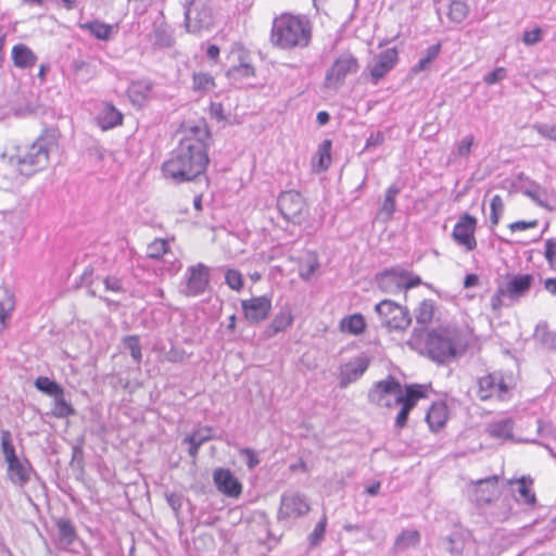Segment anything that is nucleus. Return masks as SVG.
Returning a JSON list of instances; mask_svg holds the SVG:
<instances>
[{"label":"nucleus","instance_id":"603ef678","mask_svg":"<svg viewBox=\"0 0 556 556\" xmlns=\"http://www.w3.org/2000/svg\"><path fill=\"white\" fill-rule=\"evenodd\" d=\"M225 281L227 286L235 291H239L243 287V277L241 273L236 269H228L226 271Z\"/></svg>","mask_w":556,"mask_h":556},{"label":"nucleus","instance_id":"473e14b6","mask_svg":"<svg viewBox=\"0 0 556 556\" xmlns=\"http://www.w3.org/2000/svg\"><path fill=\"white\" fill-rule=\"evenodd\" d=\"M100 124L103 129L113 128L123 122L122 113L111 104H106L100 116Z\"/></svg>","mask_w":556,"mask_h":556},{"label":"nucleus","instance_id":"423d86ee","mask_svg":"<svg viewBox=\"0 0 556 556\" xmlns=\"http://www.w3.org/2000/svg\"><path fill=\"white\" fill-rule=\"evenodd\" d=\"M51 146L46 138H39L25 151L12 156L11 163L17 166L20 174L31 176L48 165Z\"/></svg>","mask_w":556,"mask_h":556},{"label":"nucleus","instance_id":"bb28decb","mask_svg":"<svg viewBox=\"0 0 556 556\" xmlns=\"http://www.w3.org/2000/svg\"><path fill=\"white\" fill-rule=\"evenodd\" d=\"M331 147L332 142L329 139L324 140L313 159V167L317 172L327 170L331 164Z\"/></svg>","mask_w":556,"mask_h":556},{"label":"nucleus","instance_id":"338daca9","mask_svg":"<svg viewBox=\"0 0 556 556\" xmlns=\"http://www.w3.org/2000/svg\"><path fill=\"white\" fill-rule=\"evenodd\" d=\"M536 226H538V220H530V222L519 220V222L511 223L509 225V228L511 231H522V230H526L529 228H534Z\"/></svg>","mask_w":556,"mask_h":556},{"label":"nucleus","instance_id":"3c124183","mask_svg":"<svg viewBox=\"0 0 556 556\" xmlns=\"http://www.w3.org/2000/svg\"><path fill=\"white\" fill-rule=\"evenodd\" d=\"M154 43L160 47H170L173 37L165 26H157L154 29Z\"/></svg>","mask_w":556,"mask_h":556},{"label":"nucleus","instance_id":"c756f323","mask_svg":"<svg viewBox=\"0 0 556 556\" xmlns=\"http://www.w3.org/2000/svg\"><path fill=\"white\" fill-rule=\"evenodd\" d=\"M523 194L530 198L539 206L552 211L548 204V192L545 188L541 187L536 182H530L523 190Z\"/></svg>","mask_w":556,"mask_h":556},{"label":"nucleus","instance_id":"6ab92c4d","mask_svg":"<svg viewBox=\"0 0 556 556\" xmlns=\"http://www.w3.org/2000/svg\"><path fill=\"white\" fill-rule=\"evenodd\" d=\"M397 62V51L394 48L387 49L380 52L369 65V73L372 84L386 76Z\"/></svg>","mask_w":556,"mask_h":556},{"label":"nucleus","instance_id":"a19ab883","mask_svg":"<svg viewBox=\"0 0 556 556\" xmlns=\"http://www.w3.org/2000/svg\"><path fill=\"white\" fill-rule=\"evenodd\" d=\"M75 414V409L64 399V393L55 395L53 400L52 415L58 418H66Z\"/></svg>","mask_w":556,"mask_h":556},{"label":"nucleus","instance_id":"58836bf2","mask_svg":"<svg viewBox=\"0 0 556 556\" xmlns=\"http://www.w3.org/2000/svg\"><path fill=\"white\" fill-rule=\"evenodd\" d=\"M534 337L547 349H556V332L549 330L546 324L536 326Z\"/></svg>","mask_w":556,"mask_h":556},{"label":"nucleus","instance_id":"a18cd8bd","mask_svg":"<svg viewBox=\"0 0 556 556\" xmlns=\"http://www.w3.org/2000/svg\"><path fill=\"white\" fill-rule=\"evenodd\" d=\"M327 527V516L323 515L321 519L315 526L312 533L308 535V542L312 547H315L320 544L324 540Z\"/></svg>","mask_w":556,"mask_h":556},{"label":"nucleus","instance_id":"4be33fe9","mask_svg":"<svg viewBox=\"0 0 556 556\" xmlns=\"http://www.w3.org/2000/svg\"><path fill=\"white\" fill-rule=\"evenodd\" d=\"M497 476H492L472 483L471 498L478 504L491 502L497 494Z\"/></svg>","mask_w":556,"mask_h":556},{"label":"nucleus","instance_id":"f3484780","mask_svg":"<svg viewBox=\"0 0 556 556\" xmlns=\"http://www.w3.org/2000/svg\"><path fill=\"white\" fill-rule=\"evenodd\" d=\"M427 387L421 384L406 386L405 396L402 399L399 405L401 409L395 418V426L397 428H404L406 426L409 412L416 406L419 399L426 396Z\"/></svg>","mask_w":556,"mask_h":556},{"label":"nucleus","instance_id":"4468645a","mask_svg":"<svg viewBox=\"0 0 556 556\" xmlns=\"http://www.w3.org/2000/svg\"><path fill=\"white\" fill-rule=\"evenodd\" d=\"M370 358L362 353L339 366V386L344 389L357 381L368 369Z\"/></svg>","mask_w":556,"mask_h":556},{"label":"nucleus","instance_id":"5701e85b","mask_svg":"<svg viewBox=\"0 0 556 556\" xmlns=\"http://www.w3.org/2000/svg\"><path fill=\"white\" fill-rule=\"evenodd\" d=\"M128 97L131 103L141 108L150 98L152 92V83L150 80L132 81L128 87Z\"/></svg>","mask_w":556,"mask_h":556},{"label":"nucleus","instance_id":"ddd939ff","mask_svg":"<svg viewBox=\"0 0 556 556\" xmlns=\"http://www.w3.org/2000/svg\"><path fill=\"white\" fill-rule=\"evenodd\" d=\"M309 509V503L304 494L295 491H287L281 494L278 519H298L305 516Z\"/></svg>","mask_w":556,"mask_h":556},{"label":"nucleus","instance_id":"c85d7f7f","mask_svg":"<svg viewBox=\"0 0 556 556\" xmlns=\"http://www.w3.org/2000/svg\"><path fill=\"white\" fill-rule=\"evenodd\" d=\"M437 306L435 302L431 299L421 301L414 309V315L417 324L426 326L430 324L434 317Z\"/></svg>","mask_w":556,"mask_h":556},{"label":"nucleus","instance_id":"e2e57ef3","mask_svg":"<svg viewBox=\"0 0 556 556\" xmlns=\"http://www.w3.org/2000/svg\"><path fill=\"white\" fill-rule=\"evenodd\" d=\"M522 40L527 46H533L542 40V29L540 27H535L530 31H525Z\"/></svg>","mask_w":556,"mask_h":556},{"label":"nucleus","instance_id":"1a4fd4ad","mask_svg":"<svg viewBox=\"0 0 556 556\" xmlns=\"http://www.w3.org/2000/svg\"><path fill=\"white\" fill-rule=\"evenodd\" d=\"M404 396L401 383L392 377L375 383L368 393L370 403L388 408L399 405Z\"/></svg>","mask_w":556,"mask_h":556},{"label":"nucleus","instance_id":"f8f14e48","mask_svg":"<svg viewBox=\"0 0 556 556\" xmlns=\"http://www.w3.org/2000/svg\"><path fill=\"white\" fill-rule=\"evenodd\" d=\"M358 70L357 59L349 52L340 54L326 74V86L331 89H339L348 75Z\"/></svg>","mask_w":556,"mask_h":556},{"label":"nucleus","instance_id":"7c9ffc66","mask_svg":"<svg viewBox=\"0 0 556 556\" xmlns=\"http://www.w3.org/2000/svg\"><path fill=\"white\" fill-rule=\"evenodd\" d=\"M14 306L15 302L12 292L5 287H0V330L4 328L5 321Z\"/></svg>","mask_w":556,"mask_h":556},{"label":"nucleus","instance_id":"de8ad7c7","mask_svg":"<svg viewBox=\"0 0 556 556\" xmlns=\"http://www.w3.org/2000/svg\"><path fill=\"white\" fill-rule=\"evenodd\" d=\"M305 260L308 261L300 266L299 274L302 279L308 280L318 268V261L314 253L307 254Z\"/></svg>","mask_w":556,"mask_h":556},{"label":"nucleus","instance_id":"69168bd1","mask_svg":"<svg viewBox=\"0 0 556 556\" xmlns=\"http://www.w3.org/2000/svg\"><path fill=\"white\" fill-rule=\"evenodd\" d=\"M240 454L245 457L247 465L250 469H253L258 465L260 459L253 450L245 447L240 451Z\"/></svg>","mask_w":556,"mask_h":556},{"label":"nucleus","instance_id":"f257e3e1","mask_svg":"<svg viewBox=\"0 0 556 556\" xmlns=\"http://www.w3.org/2000/svg\"><path fill=\"white\" fill-rule=\"evenodd\" d=\"M208 135V129L203 123L186 128L178 147L162 164L164 177L175 184H182L204 174L210 161Z\"/></svg>","mask_w":556,"mask_h":556},{"label":"nucleus","instance_id":"774afa93","mask_svg":"<svg viewBox=\"0 0 556 556\" xmlns=\"http://www.w3.org/2000/svg\"><path fill=\"white\" fill-rule=\"evenodd\" d=\"M92 274H93V269L91 267H87L83 275H81V282L89 287V292L92 294V295H96V290L92 289V285H93V280H92Z\"/></svg>","mask_w":556,"mask_h":556},{"label":"nucleus","instance_id":"2eb2a0df","mask_svg":"<svg viewBox=\"0 0 556 556\" xmlns=\"http://www.w3.org/2000/svg\"><path fill=\"white\" fill-rule=\"evenodd\" d=\"M477 220L469 214H464L455 224L452 237L454 241L466 249L472 251L477 248V240L475 238Z\"/></svg>","mask_w":556,"mask_h":556},{"label":"nucleus","instance_id":"f704fd0d","mask_svg":"<svg viewBox=\"0 0 556 556\" xmlns=\"http://www.w3.org/2000/svg\"><path fill=\"white\" fill-rule=\"evenodd\" d=\"M401 189L395 184L391 185L384 195V200L380 207V214L384 215L386 219H390L395 212V199L400 193Z\"/></svg>","mask_w":556,"mask_h":556},{"label":"nucleus","instance_id":"9b49d317","mask_svg":"<svg viewBox=\"0 0 556 556\" xmlns=\"http://www.w3.org/2000/svg\"><path fill=\"white\" fill-rule=\"evenodd\" d=\"M277 206L283 218L293 224H301L307 214V206L303 197L293 190L281 192Z\"/></svg>","mask_w":556,"mask_h":556},{"label":"nucleus","instance_id":"13d9d810","mask_svg":"<svg viewBox=\"0 0 556 556\" xmlns=\"http://www.w3.org/2000/svg\"><path fill=\"white\" fill-rule=\"evenodd\" d=\"M445 549L452 555H459L464 549L463 541L457 535H450L445 539Z\"/></svg>","mask_w":556,"mask_h":556},{"label":"nucleus","instance_id":"0eeeda50","mask_svg":"<svg viewBox=\"0 0 556 556\" xmlns=\"http://www.w3.org/2000/svg\"><path fill=\"white\" fill-rule=\"evenodd\" d=\"M379 288L390 294L400 293L421 283L420 277L402 268H392L377 276Z\"/></svg>","mask_w":556,"mask_h":556},{"label":"nucleus","instance_id":"72a5a7b5","mask_svg":"<svg viewBox=\"0 0 556 556\" xmlns=\"http://www.w3.org/2000/svg\"><path fill=\"white\" fill-rule=\"evenodd\" d=\"M486 430L492 438L509 439L513 435V421L509 418L493 421Z\"/></svg>","mask_w":556,"mask_h":556},{"label":"nucleus","instance_id":"680f3d73","mask_svg":"<svg viewBox=\"0 0 556 556\" xmlns=\"http://www.w3.org/2000/svg\"><path fill=\"white\" fill-rule=\"evenodd\" d=\"M506 77V70L504 67H496L494 71L484 76L483 80L486 85H493Z\"/></svg>","mask_w":556,"mask_h":556},{"label":"nucleus","instance_id":"a878e982","mask_svg":"<svg viewBox=\"0 0 556 556\" xmlns=\"http://www.w3.org/2000/svg\"><path fill=\"white\" fill-rule=\"evenodd\" d=\"M366 328V323L361 314H353L343 317L340 320L339 329L343 333H349L353 336L361 334Z\"/></svg>","mask_w":556,"mask_h":556},{"label":"nucleus","instance_id":"37998d69","mask_svg":"<svg viewBox=\"0 0 556 556\" xmlns=\"http://www.w3.org/2000/svg\"><path fill=\"white\" fill-rule=\"evenodd\" d=\"M124 346L129 350L135 363L140 364L142 361L141 344L138 336H127L123 340Z\"/></svg>","mask_w":556,"mask_h":556},{"label":"nucleus","instance_id":"b1692460","mask_svg":"<svg viewBox=\"0 0 556 556\" xmlns=\"http://www.w3.org/2000/svg\"><path fill=\"white\" fill-rule=\"evenodd\" d=\"M11 58L13 64L23 70L31 68L38 60L31 49L24 43H17L12 48Z\"/></svg>","mask_w":556,"mask_h":556},{"label":"nucleus","instance_id":"aec40b11","mask_svg":"<svg viewBox=\"0 0 556 556\" xmlns=\"http://www.w3.org/2000/svg\"><path fill=\"white\" fill-rule=\"evenodd\" d=\"M35 470L27 458H20L8 464L7 477L8 480L18 488H24L31 480Z\"/></svg>","mask_w":556,"mask_h":556},{"label":"nucleus","instance_id":"49530a36","mask_svg":"<svg viewBox=\"0 0 556 556\" xmlns=\"http://www.w3.org/2000/svg\"><path fill=\"white\" fill-rule=\"evenodd\" d=\"M440 50H441L440 43L432 45V46L428 47V49L426 50V55L418 61V63L415 65L414 70L416 72L426 70L428 67V65L439 55Z\"/></svg>","mask_w":556,"mask_h":556},{"label":"nucleus","instance_id":"f03ea898","mask_svg":"<svg viewBox=\"0 0 556 556\" xmlns=\"http://www.w3.org/2000/svg\"><path fill=\"white\" fill-rule=\"evenodd\" d=\"M271 45L281 50L306 48L312 40V26L306 16L282 13L271 25Z\"/></svg>","mask_w":556,"mask_h":556},{"label":"nucleus","instance_id":"6e6d98bb","mask_svg":"<svg viewBox=\"0 0 556 556\" xmlns=\"http://www.w3.org/2000/svg\"><path fill=\"white\" fill-rule=\"evenodd\" d=\"M533 128L543 138L556 141V125L551 123L535 124Z\"/></svg>","mask_w":556,"mask_h":556},{"label":"nucleus","instance_id":"dca6fc26","mask_svg":"<svg viewBox=\"0 0 556 556\" xmlns=\"http://www.w3.org/2000/svg\"><path fill=\"white\" fill-rule=\"evenodd\" d=\"M244 317L252 324L265 320L271 311V300L267 295L253 296L241 301Z\"/></svg>","mask_w":556,"mask_h":556},{"label":"nucleus","instance_id":"0e129e2a","mask_svg":"<svg viewBox=\"0 0 556 556\" xmlns=\"http://www.w3.org/2000/svg\"><path fill=\"white\" fill-rule=\"evenodd\" d=\"M103 285L105 287V290L112 291V292H122L123 291V282L119 278L110 276L103 279Z\"/></svg>","mask_w":556,"mask_h":556},{"label":"nucleus","instance_id":"5fc2aeb1","mask_svg":"<svg viewBox=\"0 0 556 556\" xmlns=\"http://www.w3.org/2000/svg\"><path fill=\"white\" fill-rule=\"evenodd\" d=\"M490 206H491V216H490L491 223L493 225H497L500 215L504 211V203H503L502 198L498 194H495L491 199Z\"/></svg>","mask_w":556,"mask_h":556},{"label":"nucleus","instance_id":"c03bdc74","mask_svg":"<svg viewBox=\"0 0 556 556\" xmlns=\"http://www.w3.org/2000/svg\"><path fill=\"white\" fill-rule=\"evenodd\" d=\"M215 87L214 78L207 73H195L193 75V88L197 91L207 92Z\"/></svg>","mask_w":556,"mask_h":556},{"label":"nucleus","instance_id":"052dcab7","mask_svg":"<svg viewBox=\"0 0 556 556\" xmlns=\"http://www.w3.org/2000/svg\"><path fill=\"white\" fill-rule=\"evenodd\" d=\"M544 256L549 266L556 264V239H547L545 241Z\"/></svg>","mask_w":556,"mask_h":556},{"label":"nucleus","instance_id":"412c9836","mask_svg":"<svg viewBox=\"0 0 556 556\" xmlns=\"http://www.w3.org/2000/svg\"><path fill=\"white\" fill-rule=\"evenodd\" d=\"M511 494L518 504L534 505L536 497L533 491V479L530 477H521L519 479L508 480Z\"/></svg>","mask_w":556,"mask_h":556},{"label":"nucleus","instance_id":"393cba45","mask_svg":"<svg viewBox=\"0 0 556 556\" xmlns=\"http://www.w3.org/2000/svg\"><path fill=\"white\" fill-rule=\"evenodd\" d=\"M426 420L432 431L440 430L447 420V407L444 403H434L429 408Z\"/></svg>","mask_w":556,"mask_h":556},{"label":"nucleus","instance_id":"ea45409f","mask_svg":"<svg viewBox=\"0 0 556 556\" xmlns=\"http://www.w3.org/2000/svg\"><path fill=\"white\" fill-rule=\"evenodd\" d=\"M35 387L45 394L53 397L64 393L63 388L48 377H38L35 381Z\"/></svg>","mask_w":556,"mask_h":556},{"label":"nucleus","instance_id":"a211bd4d","mask_svg":"<svg viewBox=\"0 0 556 556\" xmlns=\"http://www.w3.org/2000/svg\"><path fill=\"white\" fill-rule=\"evenodd\" d=\"M216 489L224 495L238 498L242 493V484L235 475L226 468H216L213 472Z\"/></svg>","mask_w":556,"mask_h":556},{"label":"nucleus","instance_id":"cd10ccee","mask_svg":"<svg viewBox=\"0 0 556 556\" xmlns=\"http://www.w3.org/2000/svg\"><path fill=\"white\" fill-rule=\"evenodd\" d=\"M79 28L88 30L94 38L106 41L113 35V26L100 21L80 23Z\"/></svg>","mask_w":556,"mask_h":556},{"label":"nucleus","instance_id":"9d476101","mask_svg":"<svg viewBox=\"0 0 556 556\" xmlns=\"http://www.w3.org/2000/svg\"><path fill=\"white\" fill-rule=\"evenodd\" d=\"M210 285V269L206 265L198 263L189 266L180 282L179 292L185 296L202 295Z\"/></svg>","mask_w":556,"mask_h":556},{"label":"nucleus","instance_id":"4c0bfd02","mask_svg":"<svg viewBox=\"0 0 556 556\" xmlns=\"http://www.w3.org/2000/svg\"><path fill=\"white\" fill-rule=\"evenodd\" d=\"M293 323L292 311L289 306H285L280 309L278 314L274 317L271 321V328L274 332H280L289 328Z\"/></svg>","mask_w":556,"mask_h":556},{"label":"nucleus","instance_id":"bf43d9fd","mask_svg":"<svg viewBox=\"0 0 556 556\" xmlns=\"http://www.w3.org/2000/svg\"><path fill=\"white\" fill-rule=\"evenodd\" d=\"M228 74L235 78L237 77H251L254 75V68L249 63H241L229 70Z\"/></svg>","mask_w":556,"mask_h":556},{"label":"nucleus","instance_id":"2f4dec72","mask_svg":"<svg viewBox=\"0 0 556 556\" xmlns=\"http://www.w3.org/2000/svg\"><path fill=\"white\" fill-rule=\"evenodd\" d=\"M56 528L59 544L62 547L70 546L76 538L75 528L72 522L67 519L61 518L56 521Z\"/></svg>","mask_w":556,"mask_h":556},{"label":"nucleus","instance_id":"c9c22d12","mask_svg":"<svg viewBox=\"0 0 556 556\" xmlns=\"http://www.w3.org/2000/svg\"><path fill=\"white\" fill-rule=\"evenodd\" d=\"M1 452L7 465L21 458L16 454L15 446L13 444V438L9 430L1 431Z\"/></svg>","mask_w":556,"mask_h":556},{"label":"nucleus","instance_id":"39448f33","mask_svg":"<svg viewBox=\"0 0 556 556\" xmlns=\"http://www.w3.org/2000/svg\"><path fill=\"white\" fill-rule=\"evenodd\" d=\"M477 396L481 401H507L516 386L515 376L511 372L496 370L478 379Z\"/></svg>","mask_w":556,"mask_h":556},{"label":"nucleus","instance_id":"864d4df0","mask_svg":"<svg viewBox=\"0 0 556 556\" xmlns=\"http://www.w3.org/2000/svg\"><path fill=\"white\" fill-rule=\"evenodd\" d=\"M450 18L454 22H462L467 16V7L460 1H455L450 7Z\"/></svg>","mask_w":556,"mask_h":556},{"label":"nucleus","instance_id":"e433bc0d","mask_svg":"<svg viewBox=\"0 0 556 556\" xmlns=\"http://www.w3.org/2000/svg\"><path fill=\"white\" fill-rule=\"evenodd\" d=\"M1 452L7 465L21 458L16 454L15 446L13 444V438L9 430L1 431Z\"/></svg>","mask_w":556,"mask_h":556},{"label":"nucleus","instance_id":"09e8293b","mask_svg":"<svg viewBox=\"0 0 556 556\" xmlns=\"http://www.w3.org/2000/svg\"><path fill=\"white\" fill-rule=\"evenodd\" d=\"M213 438V429L211 427H201L186 437L184 441H193L199 445L204 444Z\"/></svg>","mask_w":556,"mask_h":556},{"label":"nucleus","instance_id":"8fccbe9b","mask_svg":"<svg viewBox=\"0 0 556 556\" xmlns=\"http://www.w3.org/2000/svg\"><path fill=\"white\" fill-rule=\"evenodd\" d=\"M167 242L163 239H155L147 248V255L150 258H160L167 252Z\"/></svg>","mask_w":556,"mask_h":556},{"label":"nucleus","instance_id":"20e7f679","mask_svg":"<svg viewBox=\"0 0 556 556\" xmlns=\"http://www.w3.org/2000/svg\"><path fill=\"white\" fill-rule=\"evenodd\" d=\"M459 346L458 331L450 328L429 332L425 343L428 356L438 363H446L454 358Z\"/></svg>","mask_w":556,"mask_h":556},{"label":"nucleus","instance_id":"6e6552de","mask_svg":"<svg viewBox=\"0 0 556 556\" xmlns=\"http://www.w3.org/2000/svg\"><path fill=\"white\" fill-rule=\"evenodd\" d=\"M375 308L381 325L390 331H403L412 323L408 311L391 300L381 301Z\"/></svg>","mask_w":556,"mask_h":556},{"label":"nucleus","instance_id":"79ce46f5","mask_svg":"<svg viewBox=\"0 0 556 556\" xmlns=\"http://www.w3.org/2000/svg\"><path fill=\"white\" fill-rule=\"evenodd\" d=\"M420 541V534L417 530H404L396 538L395 545L399 549H406L416 546Z\"/></svg>","mask_w":556,"mask_h":556},{"label":"nucleus","instance_id":"4d7b16f0","mask_svg":"<svg viewBox=\"0 0 556 556\" xmlns=\"http://www.w3.org/2000/svg\"><path fill=\"white\" fill-rule=\"evenodd\" d=\"M473 143L475 137L472 135H467L457 144L456 154L460 157H467L471 152Z\"/></svg>","mask_w":556,"mask_h":556},{"label":"nucleus","instance_id":"7ed1b4c3","mask_svg":"<svg viewBox=\"0 0 556 556\" xmlns=\"http://www.w3.org/2000/svg\"><path fill=\"white\" fill-rule=\"evenodd\" d=\"M534 282L531 274L507 275L496 285V290L490 299V306L493 312H500L504 306H511L519 303L528 295Z\"/></svg>","mask_w":556,"mask_h":556}]
</instances>
